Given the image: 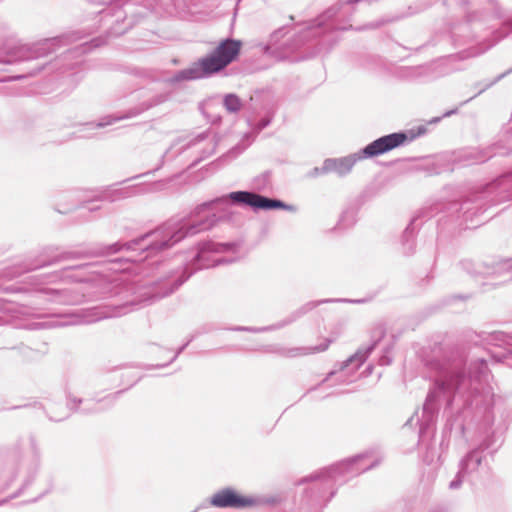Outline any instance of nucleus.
Instances as JSON below:
<instances>
[{"instance_id":"09e8293b","label":"nucleus","mask_w":512,"mask_h":512,"mask_svg":"<svg viewBox=\"0 0 512 512\" xmlns=\"http://www.w3.org/2000/svg\"><path fill=\"white\" fill-rule=\"evenodd\" d=\"M99 208H100L99 206L90 207V208H89V212L97 211Z\"/></svg>"},{"instance_id":"2eb2a0df","label":"nucleus","mask_w":512,"mask_h":512,"mask_svg":"<svg viewBox=\"0 0 512 512\" xmlns=\"http://www.w3.org/2000/svg\"><path fill=\"white\" fill-rule=\"evenodd\" d=\"M512 152V128H507L500 136L499 140L491 147L471 148L462 151L459 156V162L464 165L481 164L492 158L494 155H508Z\"/></svg>"},{"instance_id":"aec40b11","label":"nucleus","mask_w":512,"mask_h":512,"mask_svg":"<svg viewBox=\"0 0 512 512\" xmlns=\"http://www.w3.org/2000/svg\"><path fill=\"white\" fill-rule=\"evenodd\" d=\"M25 294V286L20 283L4 284L0 282V311L10 313L16 316L19 311V306L16 299L19 295ZM2 316H0V325L6 323Z\"/></svg>"},{"instance_id":"49530a36","label":"nucleus","mask_w":512,"mask_h":512,"mask_svg":"<svg viewBox=\"0 0 512 512\" xmlns=\"http://www.w3.org/2000/svg\"><path fill=\"white\" fill-rule=\"evenodd\" d=\"M142 376H136L135 379L133 380V382L130 384L129 387H132L134 384H136L140 379H141Z\"/></svg>"},{"instance_id":"79ce46f5","label":"nucleus","mask_w":512,"mask_h":512,"mask_svg":"<svg viewBox=\"0 0 512 512\" xmlns=\"http://www.w3.org/2000/svg\"><path fill=\"white\" fill-rule=\"evenodd\" d=\"M469 297H470L469 295H462V294L452 296L453 299H461V300H466Z\"/></svg>"},{"instance_id":"4468645a","label":"nucleus","mask_w":512,"mask_h":512,"mask_svg":"<svg viewBox=\"0 0 512 512\" xmlns=\"http://www.w3.org/2000/svg\"><path fill=\"white\" fill-rule=\"evenodd\" d=\"M366 300L364 299H347V298H328V299H322V300H315V301H309L296 310L292 311L286 318L282 319L281 321L274 323L269 326L264 327H248V326H232L226 328L230 331H237V332H250V333H263V332H269V331H275L282 329L288 325H291L292 323L296 322L300 318H302L304 315H306L308 312L312 311L316 307H318L321 304L324 303H364Z\"/></svg>"},{"instance_id":"37998d69","label":"nucleus","mask_w":512,"mask_h":512,"mask_svg":"<svg viewBox=\"0 0 512 512\" xmlns=\"http://www.w3.org/2000/svg\"><path fill=\"white\" fill-rule=\"evenodd\" d=\"M433 458H434V455L432 454L431 456L429 455V452L427 451L425 457H424V461H426L427 463H430L433 461Z\"/></svg>"},{"instance_id":"5701e85b","label":"nucleus","mask_w":512,"mask_h":512,"mask_svg":"<svg viewBox=\"0 0 512 512\" xmlns=\"http://www.w3.org/2000/svg\"><path fill=\"white\" fill-rule=\"evenodd\" d=\"M93 266L92 263H83L78 265L66 266L59 271H55L49 274H42L38 276L30 277L31 282L34 286H38L45 283H54L57 281H82V278L73 276L71 274L74 270H86Z\"/></svg>"},{"instance_id":"72a5a7b5","label":"nucleus","mask_w":512,"mask_h":512,"mask_svg":"<svg viewBox=\"0 0 512 512\" xmlns=\"http://www.w3.org/2000/svg\"><path fill=\"white\" fill-rule=\"evenodd\" d=\"M450 426L451 432L454 430L456 435L464 436L465 434V425L462 421L455 419L453 422L448 421L446 427Z\"/></svg>"},{"instance_id":"9b49d317","label":"nucleus","mask_w":512,"mask_h":512,"mask_svg":"<svg viewBox=\"0 0 512 512\" xmlns=\"http://www.w3.org/2000/svg\"><path fill=\"white\" fill-rule=\"evenodd\" d=\"M497 190L507 192V197L512 199V171L501 175L459 205L458 210L462 211V220L465 228H476L480 225V221L477 218L486 211L485 206L487 203L494 201L493 195Z\"/></svg>"},{"instance_id":"3c124183","label":"nucleus","mask_w":512,"mask_h":512,"mask_svg":"<svg viewBox=\"0 0 512 512\" xmlns=\"http://www.w3.org/2000/svg\"><path fill=\"white\" fill-rule=\"evenodd\" d=\"M50 420H53V421H61V420H62V418L54 419L53 417H50Z\"/></svg>"},{"instance_id":"de8ad7c7","label":"nucleus","mask_w":512,"mask_h":512,"mask_svg":"<svg viewBox=\"0 0 512 512\" xmlns=\"http://www.w3.org/2000/svg\"><path fill=\"white\" fill-rule=\"evenodd\" d=\"M429 512H445V511L442 508H435V509H432Z\"/></svg>"},{"instance_id":"a878e982","label":"nucleus","mask_w":512,"mask_h":512,"mask_svg":"<svg viewBox=\"0 0 512 512\" xmlns=\"http://www.w3.org/2000/svg\"><path fill=\"white\" fill-rule=\"evenodd\" d=\"M137 187L129 186L116 189H105L101 191L96 197V200L115 202L121 199L132 197L136 194Z\"/></svg>"},{"instance_id":"c03bdc74","label":"nucleus","mask_w":512,"mask_h":512,"mask_svg":"<svg viewBox=\"0 0 512 512\" xmlns=\"http://www.w3.org/2000/svg\"><path fill=\"white\" fill-rule=\"evenodd\" d=\"M456 112H457V108H455V109H453V110H449V111H447V112H445V113L443 114V117H449V116H451V115L455 114Z\"/></svg>"},{"instance_id":"423d86ee","label":"nucleus","mask_w":512,"mask_h":512,"mask_svg":"<svg viewBox=\"0 0 512 512\" xmlns=\"http://www.w3.org/2000/svg\"><path fill=\"white\" fill-rule=\"evenodd\" d=\"M363 0L339 1L326 9L316 19L287 43L292 52H299L300 59H307L329 52L339 41V32L352 29L351 17L355 6Z\"/></svg>"},{"instance_id":"cd10ccee","label":"nucleus","mask_w":512,"mask_h":512,"mask_svg":"<svg viewBox=\"0 0 512 512\" xmlns=\"http://www.w3.org/2000/svg\"><path fill=\"white\" fill-rule=\"evenodd\" d=\"M104 44V40L100 37L93 38L90 41H86L69 51V54L82 55L89 53L92 49L99 47Z\"/></svg>"},{"instance_id":"9d476101","label":"nucleus","mask_w":512,"mask_h":512,"mask_svg":"<svg viewBox=\"0 0 512 512\" xmlns=\"http://www.w3.org/2000/svg\"><path fill=\"white\" fill-rule=\"evenodd\" d=\"M504 439L497 435L496 430L488 431L480 442L460 459L458 471L452 481L449 483V489H459L464 481L472 483L480 480L483 473L490 471V466L486 457L494 458L497 451L503 445Z\"/></svg>"},{"instance_id":"7ed1b4c3","label":"nucleus","mask_w":512,"mask_h":512,"mask_svg":"<svg viewBox=\"0 0 512 512\" xmlns=\"http://www.w3.org/2000/svg\"><path fill=\"white\" fill-rule=\"evenodd\" d=\"M162 225L156 230L142 234L130 241H117L112 244L93 243L83 250H65L57 252L58 248L54 246L46 247L38 257L33 261L24 264L21 271L17 268L8 269L3 273L4 277L14 278L20 276L23 272L34 271L43 267L51 266L63 261L84 259L87 257H109L120 252L129 254L114 258L110 261L115 272H124L129 269L125 266L130 263L141 262L148 255L167 250L175 244L164 246L161 241L164 239V233L160 232Z\"/></svg>"},{"instance_id":"f257e3e1","label":"nucleus","mask_w":512,"mask_h":512,"mask_svg":"<svg viewBox=\"0 0 512 512\" xmlns=\"http://www.w3.org/2000/svg\"><path fill=\"white\" fill-rule=\"evenodd\" d=\"M240 243L200 241L191 261L183 266L169 269L143 284L128 282L122 275L108 278L99 275L83 284L65 289L44 288L36 292L47 296V300L60 305H80L89 301L118 298L110 307H94L89 317L83 319L76 314L57 315L50 321H30L24 325L28 330H40L52 327H64L80 323L95 322L108 317H119L172 295L194 273L236 261L235 257L219 256L223 253L238 252Z\"/></svg>"},{"instance_id":"473e14b6","label":"nucleus","mask_w":512,"mask_h":512,"mask_svg":"<svg viewBox=\"0 0 512 512\" xmlns=\"http://www.w3.org/2000/svg\"><path fill=\"white\" fill-rule=\"evenodd\" d=\"M355 216L356 212L353 209H347L342 213L340 223L345 227L352 225L355 222Z\"/></svg>"},{"instance_id":"ddd939ff","label":"nucleus","mask_w":512,"mask_h":512,"mask_svg":"<svg viewBox=\"0 0 512 512\" xmlns=\"http://www.w3.org/2000/svg\"><path fill=\"white\" fill-rule=\"evenodd\" d=\"M61 43L62 37H53L32 44H20L11 48L5 57L0 58V63L10 65L46 57L55 52Z\"/></svg>"},{"instance_id":"5fc2aeb1","label":"nucleus","mask_w":512,"mask_h":512,"mask_svg":"<svg viewBox=\"0 0 512 512\" xmlns=\"http://www.w3.org/2000/svg\"><path fill=\"white\" fill-rule=\"evenodd\" d=\"M58 212L59 213H66L67 211H62V210L58 209Z\"/></svg>"},{"instance_id":"39448f33","label":"nucleus","mask_w":512,"mask_h":512,"mask_svg":"<svg viewBox=\"0 0 512 512\" xmlns=\"http://www.w3.org/2000/svg\"><path fill=\"white\" fill-rule=\"evenodd\" d=\"M367 458L368 453L358 454L301 479L299 485L303 487L295 496L294 512H321L335 496L339 486L377 466L376 460L364 464Z\"/></svg>"},{"instance_id":"58836bf2","label":"nucleus","mask_w":512,"mask_h":512,"mask_svg":"<svg viewBox=\"0 0 512 512\" xmlns=\"http://www.w3.org/2000/svg\"><path fill=\"white\" fill-rule=\"evenodd\" d=\"M335 373H336V371H335V370L330 371V372L327 374V376H326V377H325V378H324V379H323V380H322L318 385H316V386H314V387H311V388L308 390V392H311V391L316 390L320 385H322L323 383H325L326 381H328V380H329V379H330V378H331Z\"/></svg>"},{"instance_id":"f8f14e48","label":"nucleus","mask_w":512,"mask_h":512,"mask_svg":"<svg viewBox=\"0 0 512 512\" xmlns=\"http://www.w3.org/2000/svg\"><path fill=\"white\" fill-rule=\"evenodd\" d=\"M132 0H112L99 14L101 21L108 25L110 36H121L131 29L137 22L132 12Z\"/></svg>"},{"instance_id":"6ab92c4d","label":"nucleus","mask_w":512,"mask_h":512,"mask_svg":"<svg viewBox=\"0 0 512 512\" xmlns=\"http://www.w3.org/2000/svg\"><path fill=\"white\" fill-rule=\"evenodd\" d=\"M479 337L489 345L502 348L501 351L490 353L491 358L498 363H505L512 358V335L502 331L481 332Z\"/></svg>"},{"instance_id":"f03ea898","label":"nucleus","mask_w":512,"mask_h":512,"mask_svg":"<svg viewBox=\"0 0 512 512\" xmlns=\"http://www.w3.org/2000/svg\"><path fill=\"white\" fill-rule=\"evenodd\" d=\"M428 368L433 376V385L429 389L422 407L419 425V444L429 440L435 432V424L443 402L451 407L454 401L462 402L464 408L475 405L482 413V425L490 429L494 424V394L489 385L490 373L487 361L479 358L473 361L466 373V360L461 355L443 359H432Z\"/></svg>"},{"instance_id":"864d4df0","label":"nucleus","mask_w":512,"mask_h":512,"mask_svg":"<svg viewBox=\"0 0 512 512\" xmlns=\"http://www.w3.org/2000/svg\"><path fill=\"white\" fill-rule=\"evenodd\" d=\"M280 32H281V30L275 31L274 35L277 36Z\"/></svg>"},{"instance_id":"412c9836","label":"nucleus","mask_w":512,"mask_h":512,"mask_svg":"<svg viewBox=\"0 0 512 512\" xmlns=\"http://www.w3.org/2000/svg\"><path fill=\"white\" fill-rule=\"evenodd\" d=\"M385 335V330L383 327L379 326L373 331L372 342L365 346L360 347L353 355L347 358L340 364V371H344L346 369H350L351 372H354L360 368V366L366 361L369 355L376 348L378 343Z\"/></svg>"},{"instance_id":"393cba45","label":"nucleus","mask_w":512,"mask_h":512,"mask_svg":"<svg viewBox=\"0 0 512 512\" xmlns=\"http://www.w3.org/2000/svg\"><path fill=\"white\" fill-rule=\"evenodd\" d=\"M205 140H208L209 143L211 144V147L210 148H204L202 150V156L200 159L196 160L193 165H196L197 163H199L201 160L203 159H206L208 158L209 156H211L214 152H215V149H216V145L218 143V140L216 139V135L215 134H212L210 131H206V132H202L200 134H198L196 137H194L193 139H191L184 147H183V150H186V149H189Z\"/></svg>"},{"instance_id":"6e6552de","label":"nucleus","mask_w":512,"mask_h":512,"mask_svg":"<svg viewBox=\"0 0 512 512\" xmlns=\"http://www.w3.org/2000/svg\"><path fill=\"white\" fill-rule=\"evenodd\" d=\"M426 133L427 127L419 125L411 129L383 135L355 153L340 158H326L324 160V170L328 171V174L335 173L339 177H344L352 171L358 161L386 154L413 142Z\"/></svg>"},{"instance_id":"4be33fe9","label":"nucleus","mask_w":512,"mask_h":512,"mask_svg":"<svg viewBox=\"0 0 512 512\" xmlns=\"http://www.w3.org/2000/svg\"><path fill=\"white\" fill-rule=\"evenodd\" d=\"M434 215L431 207L421 208L410 220L401 237L402 251L406 256H411L415 252V234L418 230L417 221L424 218H431Z\"/></svg>"},{"instance_id":"c85d7f7f","label":"nucleus","mask_w":512,"mask_h":512,"mask_svg":"<svg viewBox=\"0 0 512 512\" xmlns=\"http://www.w3.org/2000/svg\"><path fill=\"white\" fill-rule=\"evenodd\" d=\"M223 105L229 113H237L242 108V101L238 95L229 93L224 96Z\"/></svg>"},{"instance_id":"1a4fd4ad","label":"nucleus","mask_w":512,"mask_h":512,"mask_svg":"<svg viewBox=\"0 0 512 512\" xmlns=\"http://www.w3.org/2000/svg\"><path fill=\"white\" fill-rule=\"evenodd\" d=\"M241 48V40L224 38L211 52L194 61L189 67L176 71L171 77L166 78L165 82L173 85L182 81L208 79L236 61Z\"/></svg>"},{"instance_id":"2f4dec72","label":"nucleus","mask_w":512,"mask_h":512,"mask_svg":"<svg viewBox=\"0 0 512 512\" xmlns=\"http://www.w3.org/2000/svg\"><path fill=\"white\" fill-rule=\"evenodd\" d=\"M45 64L43 65H38L35 69H33L32 71L28 72L26 75H16V76H13V77H9V78H6V79H2L1 82H6V81H16V80H22V79H25L27 77H32V76H35L37 75L40 71H42L44 68H45Z\"/></svg>"},{"instance_id":"ea45409f","label":"nucleus","mask_w":512,"mask_h":512,"mask_svg":"<svg viewBox=\"0 0 512 512\" xmlns=\"http://www.w3.org/2000/svg\"><path fill=\"white\" fill-rule=\"evenodd\" d=\"M21 349L23 350V354L28 356V357L33 358L34 354L38 355V351H35V350H33V349L29 348V347L22 346Z\"/></svg>"},{"instance_id":"e433bc0d","label":"nucleus","mask_w":512,"mask_h":512,"mask_svg":"<svg viewBox=\"0 0 512 512\" xmlns=\"http://www.w3.org/2000/svg\"><path fill=\"white\" fill-rule=\"evenodd\" d=\"M327 174H328V171L324 170V163H323L321 167H314L312 170H310L307 173V177L316 178V177H319L322 175H327Z\"/></svg>"},{"instance_id":"a19ab883","label":"nucleus","mask_w":512,"mask_h":512,"mask_svg":"<svg viewBox=\"0 0 512 512\" xmlns=\"http://www.w3.org/2000/svg\"><path fill=\"white\" fill-rule=\"evenodd\" d=\"M380 26V23H369L363 27L356 28L357 30H363V29H376Z\"/></svg>"},{"instance_id":"a211bd4d","label":"nucleus","mask_w":512,"mask_h":512,"mask_svg":"<svg viewBox=\"0 0 512 512\" xmlns=\"http://www.w3.org/2000/svg\"><path fill=\"white\" fill-rule=\"evenodd\" d=\"M459 266L469 275L476 276H490L495 274H509L508 279H512V259H506L493 265L486 263H475L472 260H462Z\"/></svg>"},{"instance_id":"8fccbe9b","label":"nucleus","mask_w":512,"mask_h":512,"mask_svg":"<svg viewBox=\"0 0 512 512\" xmlns=\"http://www.w3.org/2000/svg\"><path fill=\"white\" fill-rule=\"evenodd\" d=\"M413 420H414V417L412 416V417H411V418L406 422V424H405V425H411V424H412V422H413Z\"/></svg>"},{"instance_id":"7c9ffc66","label":"nucleus","mask_w":512,"mask_h":512,"mask_svg":"<svg viewBox=\"0 0 512 512\" xmlns=\"http://www.w3.org/2000/svg\"><path fill=\"white\" fill-rule=\"evenodd\" d=\"M193 339H194V335L190 336L188 338V340L183 345H180V347L176 350L174 356L170 359V361L168 363L153 365L150 368H162V367H165V366L173 363L177 359V357L188 347V345L193 341Z\"/></svg>"},{"instance_id":"0eeeda50","label":"nucleus","mask_w":512,"mask_h":512,"mask_svg":"<svg viewBox=\"0 0 512 512\" xmlns=\"http://www.w3.org/2000/svg\"><path fill=\"white\" fill-rule=\"evenodd\" d=\"M42 449L37 437L29 434L0 446V493L21 477L19 488L8 497L0 500V505L22 494L30 487L41 467Z\"/></svg>"},{"instance_id":"c756f323","label":"nucleus","mask_w":512,"mask_h":512,"mask_svg":"<svg viewBox=\"0 0 512 512\" xmlns=\"http://www.w3.org/2000/svg\"><path fill=\"white\" fill-rule=\"evenodd\" d=\"M273 119V114L268 113L263 118L258 121L251 122L249 121V125L253 132L256 134L260 133L263 129L270 125Z\"/></svg>"},{"instance_id":"a18cd8bd","label":"nucleus","mask_w":512,"mask_h":512,"mask_svg":"<svg viewBox=\"0 0 512 512\" xmlns=\"http://www.w3.org/2000/svg\"><path fill=\"white\" fill-rule=\"evenodd\" d=\"M213 330H214V328H212V327H203V330L201 331V333H209Z\"/></svg>"},{"instance_id":"b1692460","label":"nucleus","mask_w":512,"mask_h":512,"mask_svg":"<svg viewBox=\"0 0 512 512\" xmlns=\"http://www.w3.org/2000/svg\"><path fill=\"white\" fill-rule=\"evenodd\" d=\"M168 97H169V95L167 93H161V94L155 95L149 101L142 103L141 104V109H137L135 111H132L131 113H129V115H127V117L136 116V115L140 114L142 111H145V110H148V109H150V108H152L154 106H157V105L165 102L168 99ZM123 118H126V116H121V117L107 116V117L103 118L101 121H99L98 123L94 124V123L91 122V123H88L87 126H90L92 128H103V127L111 125L114 122H116V121H118L120 119H123Z\"/></svg>"},{"instance_id":"20e7f679","label":"nucleus","mask_w":512,"mask_h":512,"mask_svg":"<svg viewBox=\"0 0 512 512\" xmlns=\"http://www.w3.org/2000/svg\"><path fill=\"white\" fill-rule=\"evenodd\" d=\"M230 202L240 207H250L253 211L287 210L296 212L294 205L285 203L277 198H270L253 191L238 190L203 202L194 207L189 213L172 217L162 224L160 232L164 233L161 244H177L187 237L211 230L221 219L216 211V205Z\"/></svg>"},{"instance_id":"bb28decb","label":"nucleus","mask_w":512,"mask_h":512,"mask_svg":"<svg viewBox=\"0 0 512 512\" xmlns=\"http://www.w3.org/2000/svg\"><path fill=\"white\" fill-rule=\"evenodd\" d=\"M510 73H512V67L509 68L508 70H506L505 72L499 74L493 80H482V81H478V82L474 83L473 88L476 89L477 92L472 97H470L468 100L462 102L461 105H464V104L468 103L469 101H471L472 99L476 98L477 96L481 95L482 93H484L489 88L493 87L495 84H497L499 81H501L503 78H505Z\"/></svg>"},{"instance_id":"dca6fc26","label":"nucleus","mask_w":512,"mask_h":512,"mask_svg":"<svg viewBox=\"0 0 512 512\" xmlns=\"http://www.w3.org/2000/svg\"><path fill=\"white\" fill-rule=\"evenodd\" d=\"M126 390L127 389H121L99 399H84L68 392L66 395V404L67 407L75 413L83 415L97 414L111 409Z\"/></svg>"},{"instance_id":"603ef678","label":"nucleus","mask_w":512,"mask_h":512,"mask_svg":"<svg viewBox=\"0 0 512 512\" xmlns=\"http://www.w3.org/2000/svg\"><path fill=\"white\" fill-rule=\"evenodd\" d=\"M41 496H42V494H41V495H39V496H38V497H36V498H33V500H32V501H33V502H34V501H36V500H37L38 498H40Z\"/></svg>"},{"instance_id":"4c0bfd02","label":"nucleus","mask_w":512,"mask_h":512,"mask_svg":"<svg viewBox=\"0 0 512 512\" xmlns=\"http://www.w3.org/2000/svg\"><path fill=\"white\" fill-rule=\"evenodd\" d=\"M331 341L329 339H326L323 343H321L320 345L318 346H315L313 348H310V350H312V352H323L325 350L328 349L329 345H330Z\"/></svg>"},{"instance_id":"f3484780","label":"nucleus","mask_w":512,"mask_h":512,"mask_svg":"<svg viewBox=\"0 0 512 512\" xmlns=\"http://www.w3.org/2000/svg\"><path fill=\"white\" fill-rule=\"evenodd\" d=\"M208 502L212 507L219 509L241 510L256 506L259 499L242 495L235 488L227 486L215 492L208 499Z\"/></svg>"},{"instance_id":"f704fd0d","label":"nucleus","mask_w":512,"mask_h":512,"mask_svg":"<svg viewBox=\"0 0 512 512\" xmlns=\"http://www.w3.org/2000/svg\"><path fill=\"white\" fill-rule=\"evenodd\" d=\"M391 350H392V346H387L384 349L383 354L379 358L380 365L386 366V365H390L392 363V357L390 356Z\"/></svg>"},{"instance_id":"c9c22d12","label":"nucleus","mask_w":512,"mask_h":512,"mask_svg":"<svg viewBox=\"0 0 512 512\" xmlns=\"http://www.w3.org/2000/svg\"><path fill=\"white\" fill-rule=\"evenodd\" d=\"M171 148H172V147L168 148V149L164 152V154H163V155H162V157H161L160 164H159V165H158L154 170L148 171V172H146V173L138 174V175H136V176H133V177H131V178H129V179L124 180L123 182H128V181L133 180V179L141 178V177H143V176H145V175L152 174L154 171H156V170L160 169V167H161V166L163 165V163H164V158H165V156L168 154V152L170 151V149H171Z\"/></svg>"}]
</instances>
